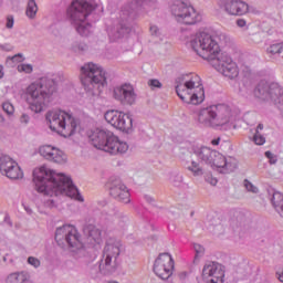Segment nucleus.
Wrapping results in <instances>:
<instances>
[{
  "label": "nucleus",
  "instance_id": "39",
  "mask_svg": "<svg viewBox=\"0 0 283 283\" xmlns=\"http://www.w3.org/2000/svg\"><path fill=\"white\" fill-rule=\"evenodd\" d=\"M8 61H12V63H21L22 61H24V59H23V55L17 54V55H13L12 57H8Z\"/></svg>",
  "mask_w": 283,
  "mask_h": 283
},
{
  "label": "nucleus",
  "instance_id": "14",
  "mask_svg": "<svg viewBox=\"0 0 283 283\" xmlns=\"http://www.w3.org/2000/svg\"><path fill=\"white\" fill-rule=\"evenodd\" d=\"M104 118L109 123V125L120 132H129L132 127H134L132 115L120 111H108L105 113Z\"/></svg>",
  "mask_w": 283,
  "mask_h": 283
},
{
  "label": "nucleus",
  "instance_id": "16",
  "mask_svg": "<svg viewBox=\"0 0 283 283\" xmlns=\"http://www.w3.org/2000/svg\"><path fill=\"white\" fill-rule=\"evenodd\" d=\"M0 172L10 180H21L23 178V170L19 164L6 155L0 157Z\"/></svg>",
  "mask_w": 283,
  "mask_h": 283
},
{
  "label": "nucleus",
  "instance_id": "48",
  "mask_svg": "<svg viewBox=\"0 0 283 283\" xmlns=\"http://www.w3.org/2000/svg\"><path fill=\"white\" fill-rule=\"evenodd\" d=\"M210 185H213V186L218 185V179H211Z\"/></svg>",
  "mask_w": 283,
  "mask_h": 283
},
{
  "label": "nucleus",
  "instance_id": "32",
  "mask_svg": "<svg viewBox=\"0 0 283 283\" xmlns=\"http://www.w3.org/2000/svg\"><path fill=\"white\" fill-rule=\"evenodd\" d=\"M32 64H19L18 72H24V74H32L33 72Z\"/></svg>",
  "mask_w": 283,
  "mask_h": 283
},
{
  "label": "nucleus",
  "instance_id": "35",
  "mask_svg": "<svg viewBox=\"0 0 283 283\" xmlns=\"http://www.w3.org/2000/svg\"><path fill=\"white\" fill-rule=\"evenodd\" d=\"M253 140L255 145H264V143H266V138H264L260 133L254 134Z\"/></svg>",
  "mask_w": 283,
  "mask_h": 283
},
{
  "label": "nucleus",
  "instance_id": "27",
  "mask_svg": "<svg viewBox=\"0 0 283 283\" xmlns=\"http://www.w3.org/2000/svg\"><path fill=\"white\" fill-rule=\"evenodd\" d=\"M86 231L88 232L90 238L94 240V242H101L103 234L101 230L96 228V226L86 227Z\"/></svg>",
  "mask_w": 283,
  "mask_h": 283
},
{
  "label": "nucleus",
  "instance_id": "29",
  "mask_svg": "<svg viewBox=\"0 0 283 283\" xmlns=\"http://www.w3.org/2000/svg\"><path fill=\"white\" fill-rule=\"evenodd\" d=\"M36 12H39L36 2L34 0H30L27 7V17H29V19H34V17H36Z\"/></svg>",
  "mask_w": 283,
  "mask_h": 283
},
{
  "label": "nucleus",
  "instance_id": "45",
  "mask_svg": "<svg viewBox=\"0 0 283 283\" xmlns=\"http://www.w3.org/2000/svg\"><path fill=\"white\" fill-rule=\"evenodd\" d=\"M211 145H213V146L220 145V137H218V138H216V139H212V140H211Z\"/></svg>",
  "mask_w": 283,
  "mask_h": 283
},
{
  "label": "nucleus",
  "instance_id": "46",
  "mask_svg": "<svg viewBox=\"0 0 283 283\" xmlns=\"http://www.w3.org/2000/svg\"><path fill=\"white\" fill-rule=\"evenodd\" d=\"M276 275H277V280L283 282V270L281 272H277Z\"/></svg>",
  "mask_w": 283,
  "mask_h": 283
},
{
  "label": "nucleus",
  "instance_id": "41",
  "mask_svg": "<svg viewBox=\"0 0 283 283\" xmlns=\"http://www.w3.org/2000/svg\"><path fill=\"white\" fill-rule=\"evenodd\" d=\"M14 27V18L12 15H9L7 18V28H13Z\"/></svg>",
  "mask_w": 283,
  "mask_h": 283
},
{
  "label": "nucleus",
  "instance_id": "34",
  "mask_svg": "<svg viewBox=\"0 0 283 283\" xmlns=\"http://www.w3.org/2000/svg\"><path fill=\"white\" fill-rule=\"evenodd\" d=\"M148 86L150 90H160V87H163V83H160V81L157 78H153L148 81Z\"/></svg>",
  "mask_w": 283,
  "mask_h": 283
},
{
  "label": "nucleus",
  "instance_id": "2",
  "mask_svg": "<svg viewBox=\"0 0 283 283\" xmlns=\"http://www.w3.org/2000/svg\"><path fill=\"white\" fill-rule=\"evenodd\" d=\"M176 92L180 101L188 105L205 103V86H202V80L196 73L179 77Z\"/></svg>",
  "mask_w": 283,
  "mask_h": 283
},
{
  "label": "nucleus",
  "instance_id": "18",
  "mask_svg": "<svg viewBox=\"0 0 283 283\" xmlns=\"http://www.w3.org/2000/svg\"><path fill=\"white\" fill-rule=\"evenodd\" d=\"M39 153L50 163H55L56 165H65L67 163V155L56 146L43 145L40 147Z\"/></svg>",
  "mask_w": 283,
  "mask_h": 283
},
{
  "label": "nucleus",
  "instance_id": "24",
  "mask_svg": "<svg viewBox=\"0 0 283 283\" xmlns=\"http://www.w3.org/2000/svg\"><path fill=\"white\" fill-rule=\"evenodd\" d=\"M112 135L107 134L105 130L101 129H95L91 135H90V140L93 146H95L96 149H101L102 151H105L107 147V140Z\"/></svg>",
  "mask_w": 283,
  "mask_h": 283
},
{
  "label": "nucleus",
  "instance_id": "28",
  "mask_svg": "<svg viewBox=\"0 0 283 283\" xmlns=\"http://www.w3.org/2000/svg\"><path fill=\"white\" fill-rule=\"evenodd\" d=\"M272 202L275 209H280V213L283 218V195L280 192H275L272 197Z\"/></svg>",
  "mask_w": 283,
  "mask_h": 283
},
{
  "label": "nucleus",
  "instance_id": "44",
  "mask_svg": "<svg viewBox=\"0 0 283 283\" xmlns=\"http://www.w3.org/2000/svg\"><path fill=\"white\" fill-rule=\"evenodd\" d=\"M159 30L156 25H150V34L155 35L158 34Z\"/></svg>",
  "mask_w": 283,
  "mask_h": 283
},
{
  "label": "nucleus",
  "instance_id": "50",
  "mask_svg": "<svg viewBox=\"0 0 283 283\" xmlns=\"http://www.w3.org/2000/svg\"><path fill=\"white\" fill-rule=\"evenodd\" d=\"M0 123H3V115L0 114Z\"/></svg>",
  "mask_w": 283,
  "mask_h": 283
},
{
  "label": "nucleus",
  "instance_id": "42",
  "mask_svg": "<svg viewBox=\"0 0 283 283\" xmlns=\"http://www.w3.org/2000/svg\"><path fill=\"white\" fill-rule=\"evenodd\" d=\"M20 123H23L24 125H28L30 123V116L23 114L21 117H20Z\"/></svg>",
  "mask_w": 283,
  "mask_h": 283
},
{
  "label": "nucleus",
  "instance_id": "9",
  "mask_svg": "<svg viewBox=\"0 0 283 283\" xmlns=\"http://www.w3.org/2000/svg\"><path fill=\"white\" fill-rule=\"evenodd\" d=\"M55 242L59 247H69L73 253L76 251H83L84 245L83 241H81V234H78V230L74 226H63L59 228L55 232Z\"/></svg>",
  "mask_w": 283,
  "mask_h": 283
},
{
  "label": "nucleus",
  "instance_id": "26",
  "mask_svg": "<svg viewBox=\"0 0 283 283\" xmlns=\"http://www.w3.org/2000/svg\"><path fill=\"white\" fill-rule=\"evenodd\" d=\"M28 282V273L25 272H13L6 279V283H25Z\"/></svg>",
  "mask_w": 283,
  "mask_h": 283
},
{
  "label": "nucleus",
  "instance_id": "37",
  "mask_svg": "<svg viewBox=\"0 0 283 283\" xmlns=\"http://www.w3.org/2000/svg\"><path fill=\"white\" fill-rule=\"evenodd\" d=\"M244 187L248 189V191H251L252 193H258V187L253 186L249 180L244 181Z\"/></svg>",
  "mask_w": 283,
  "mask_h": 283
},
{
  "label": "nucleus",
  "instance_id": "17",
  "mask_svg": "<svg viewBox=\"0 0 283 283\" xmlns=\"http://www.w3.org/2000/svg\"><path fill=\"white\" fill-rule=\"evenodd\" d=\"M210 167H213L214 169H220L221 174H231V171H235V169H238V160L232 157H229L227 159L224 155L214 150Z\"/></svg>",
  "mask_w": 283,
  "mask_h": 283
},
{
  "label": "nucleus",
  "instance_id": "43",
  "mask_svg": "<svg viewBox=\"0 0 283 283\" xmlns=\"http://www.w3.org/2000/svg\"><path fill=\"white\" fill-rule=\"evenodd\" d=\"M237 25L239 28H244L247 25V20H244V19L237 20Z\"/></svg>",
  "mask_w": 283,
  "mask_h": 283
},
{
  "label": "nucleus",
  "instance_id": "11",
  "mask_svg": "<svg viewBox=\"0 0 283 283\" xmlns=\"http://www.w3.org/2000/svg\"><path fill=\"white\" fill-rule=\"evenodd\" d=\"M253 95L259 101H271L274 105L283 104V88L277 83H271L261 81L254 88Z\"/></svg>",
  "mask_w": 283,
  "mask_h": 283
},
{
  "label": "nucleus",
  "instance_id": "20",
  "mask_svg": "<svg viewBox=\"0 0 283 283\" xmlns=\"http://www.w3.org/2000/svg\"><path fill=\"white\" fill-rule=\"evenodd\" d=\"M113 96L123 105H134L136 103V92L130 84H122L116 86L113 92Z\"/></svg>",
  "mask_w": 283,
  "mask_h": 283
},
{
  "label": "nucleus",
  "instance_id": "22",
  "mask_svg": "<svg viewBox=\"0 0 283 283\" xmlns=\"http://www.w3.org/2000/svg\"><path fill=\"white\" fill-rule=\"evenodd\" d=\"M223 10L230 17H244L249 12V4L242 0H226Z\"/></svg>",
  "mask_w": 283,
  "mask_h": 283
},
{
  "label": "nucleus",
  "instance_id": "21",
  "mask_svg": "<svg viewBox=\"0 0 283 283\" xmlns=\"http://www.w3.org/2000/svg\"><path fill=\"white\" fill-rule=\"evenodd\" d=\"M109 195L119 200V202H124V205H128L130 202V195L127 186L120 181V179H115L108 182Z\"/></svg>",
  "mask_w": 283,
  "mask_h": 283
},
{
  "label": "nucleus",
  "instance_id": "3",
  "mask_svg": "<svg viewBox=\"0 0 283 283\" xmlns=\"http://www.w3.org/2000/svg\"><path fill=\"white\" fill-rule=\"evenodd\" d=\"M54 92H56V82L54 80L41 78L30 84L27 87L25 94L31 112L41 114Z\"/></svg>",
  "mask_w": 283,
  "mask_h": 283
},
{
  "label": "nucleus",
  "instance_id": "15",
  "mask_svg": "<svg viewBox=\"0 0 283 283\" xmlns=\"http://www.w3.org/2000/svg\"><path fill=\"white\" fill-rule=\"evenodd\" d=\"M153 271L160 280H169L174 275V258H171V254H159L154 262Z\"/></svg>",
  "mask_w": 283,
  "mask_h": 283
},
{
  "label": "nucleus",
  "instance_id": "4",
  "mask_svg": "<svg viewBox=\"0 0 283 283\" xmlns=\"http://www.w3.org/2000/svg\"><path fill=\"white\" fill-rule=\"evenodd\" d=\"M45 120L51 132H55L64 138L74 136L81 125L74 115L65 111H49L45 114Z\"/></svg>",
  "mask_w": 283,
  "mask_h": 283
},
{
  "label": "nucleus",
  "instance_id": "23",
  "mask_svg": "<svg viewBox=\"0 0 283 283\" xmlns=\"http://www.w3.org/2000/svg\"><path fill=\"white\" fill-rule=\"evenodd\" d=\"M128 149L129 145L127 142L122 140L116 135H111L104 151H106V154H111L112 156H118V154H126Z\"/></svg>",
  "mask_w": 283,
  "mask_h": 283
},
{
  "label": "nucleus",
  "instance_id": "36",
  "mask_svg": "<svg viewBox=\"0 0 283 283\" xmlns=\"http://www.w3.org/2000/svg\"><path fill=\"white\" fill-rule=\"evenodd\" d=\"M265 157H268L270 165H275L277 163V156L273 155L270 150L265 151Z\"/></svg>",
  "mask_w": 283,
  "mask_h": 283
},
{
  "label": "nucleus",
  "instance_id": "19",
  "mask_svg": "<svg viewBox=\"0 0 283 283\" xmlns=\"http://www.w3.org/2000/svg\"><path fill=\"white\" fill-rule=\"evenodd\" d=\"M202 280L206 283H224V269L218 263H208L203 266Z\"/></svg>",
  "mask_w": 283,
  "mask_h": 283
},
{
  "label": "nucleus",
  "instance_id": "33",
  "mask_svg": "<svg viewBox=\"0 0 283 283\" xmlns=\"http://www.w3.org/2000/svg\"><path fill=\"white\" fill-rule=\"evenodd\" d=\"M2 109L9 116H12V114H14V106L9 102H6V103L2 104Z\"/></svg>",
  "mask_w": 283,
  "mask_h": 283
},
{
  "label": "nucleus",
  "instance_id": "25",
  "mask_svg": "<svg viewBox=\"0 0 283 283\" xmlns=\"http://www.w3.org/2000/svg\"><path fill=\"white\" fill-rule=\"evenodd\" d=\"M216 150H211L209 147H201L198 148L195 154L201 163H205L206 165H211V160L213 159V154Z\"/></svg>",
  "mask_w": 283,
  "mask_h": 283
},
{
  "label": "nucleus",
  "instance_id": "6",
  "mask_svg": "<svg viewBox=\"0 0 283 283\" xmlns=\"http://www.w3.org/2000/svg\"><path fill=\"white\" fill-rule=\"evenodd\" d=\"M233 120L231 108L224 105L209 106L202 108L198 114V122L203 127H222Z\"/></svg>",
  "mask_w": 283,
  "mask_h": 283
},
{
  "label": "nucleus",
  "instance_id": "8",
  "mask_svg": "<svg viewBox=\"0 0 283 283\" xmlns=\"http://www.w3.org/2000/svg\"><path fill=\"white\" fill-rule=\"evenodd\" d=\"M82 72V83L88 92H94V90H101L107 84V78L105 77V71L94 63H87L81 69Z\"/></svg>",
  "mask_w": 283,
  "mask_h": 283
},
{
  "label": "nucleus",
  "instance_id": "30",
  "mask_svg": "<svg viewBox=\"0 0 283 283\" xmlns=\"http://www.w3.org/2000/svg\"><path fill=\"white\" fill-rule=\"evenodd\" d=\"M282 52H283V42L272 44L268 49V54H282Z\"/></svg>",
  "mask_w": 283,
  "mask_h": 283
},
{
  "label": "nucleus",
  "instance_id": "49",
  "mask_svg": "<svg viewBox=\"0 0 283 283\" xmlns=\"http://www.w3.org/2000/svg\"><path fill=\"white\" fill-rule=\"evenodd\" d=\"M0 78H3V66L0 65Z\"/></svg>",
  "mask_w": 283,
  "mask_h": 283
},
{
  "label": "nucleus",
  "instance_id": "38",
  "mask_svg": "<svg viewBox=\"0 0 283 283\" xmlns=\"http://www.w3.org/2000/svg\"><path fill=\"white\" fill-rule=\"evenodd\" d=\"M28 263L31 264V266H34L35 269L41 266V261H39V259H36L34 256H30L28 259Z\"/></svg>",
  "mask_w": 283,
  "mask_h": 283
},
{
  "label": "nucleus",
  "instance_id": "31",
  "mask_svg": "<svg viewBox=\"0 0 283 283\" xmlns=\"http://www.w3.org/2000/svg\"><path fill=\"white\" fill-rule=\"evenodd\" d=\"M188 169L193 174V176L202 175V168L196 161H192L191 166H189Z\"/></svg>",
  "mask_w": 283,
  "mask_h": 283
},
{
  "label": "nucleus",
  "instance_id": "5",
  "mask_svg": "<svg viewBox=\"0 0 283 283\" xmlns=\"http://www.w3.org/2000/svg\"><path fill=\"white\" fill-rule=\"evenodd\" d=\"M93 10L94 4L87 0H73L67 10L71 24L81 36H88L90 32H92V24L87 22V17L92 14Z\"/></svg>",
  "mask_w": 283,
  "mask_h": 283
},
{
  "label": "nucleus",
  "instance_id": "7",
  "mask_svg": "<svg viewBox=\"0 0 283 283\" xmlns=\"http://www.w3.org/2000/svg\"><path fill=\"white\" fill-rule=\"evenodd\" d=\"M190 45L201 59L210 61V63L220 56V44L207 32L197 33Z\"/></svg>",
  "mask_w": 283,
  "mask_h": 283
},
{
  "label": "nucleus",
  "instance_id": "1",
  "mask_svg": "<svg viewBox=\"0 0 283 283\" xmlns=\"http://www.w3.org/2000/svg\"><path fill=\"white\" fill-rule=\"evenodd\" d=\"M33 182L39 193L51 196V198L52 196H67L73 200L83 202V197L78 189L72 185V179L61 172L41 167L33 171Z\"/></svg>",
  "mask_w": 283,
  "mask_h": 283
},
{
  "label": "nucleus",
  "instance_id": "40",
  "mask_svg": "<svg viewBox=\"0 0 283 283\" xmlns=\"http://www.w3.org/2000/svg\"><path fill=\"white\" fill-rule=\"evenodd\" d=\"M193 249H195V251L197 253V258L205 253V248L202 245L198 244V243H196L193 245Z\"/></svg>",
  "mask_w": 283,
  "mask_h": 283
},
{
  "label": "nucleus",
  "instance_id": "13",
  "mask_svg": "<svg viewBox=\"0 0 283 283\" xmlns=\"http://www.w3.org/2000/svg\"><path fill=\"white\" fill-rule=\"evenodd\" d=\"M211 65L227 78H238L240 74L238 64L229 55L220 54L211 62Z\"/></svg>",
  "mask_w": 283,
  "mask_h": 283
},
{
  "label": "nucleus",
  "instance_id": "12",
  "mask_svg": "<svg viewBox=\"0 0 283 283\" xmlns=\"http://www.w3.org/2000/svg\"><path fill=\"white\" fill-rule=\"evenodd\" d=\"M171 12L176 21H178V23H184V25H193L198 23V19H200L196 9L185 2L172 4Z\"/></svg>",
  "mask_w": 283,
  "mask_h": 283
},
{
  "label": "nucleus",
  "instance_id": "47",
  "mask_svg": "<svg viewBox=\"0 0 283 283\" xmlns=\"http://www.w3.org/2000/svg\"><path fill=\"white\" fill-rule=\"evenodd\" d=\"M264 129V125L262 124H259L258 127H256V133Z\"/></svg>",
  "mask_w": 283,
  "mask_h": 283
},
{
  "label": "nucleus",
  "instance_id": "10",
  "mask_svg": "<svg viewBox=\"0 0 283 283\" xmlns=\"http://www.w3.org/2000/svg\"><path fill=\"white\" fill-rule=\"evenodd\" d=\"M120 240L109 238L104 248L103 258L99 263V271L104 274L114 273L116 271V259L120 255Z\"/></svg>",
  "mask_w": 283,
  "mask_h": 283
}]
</instances>
